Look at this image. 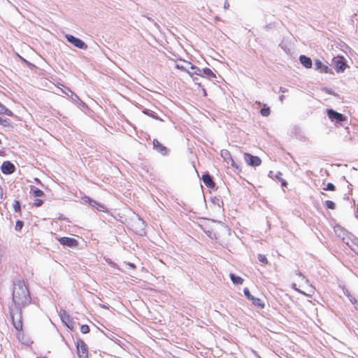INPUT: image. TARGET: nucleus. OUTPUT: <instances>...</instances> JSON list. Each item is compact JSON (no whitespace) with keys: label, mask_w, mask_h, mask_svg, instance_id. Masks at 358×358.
I'll list each match as a JSON object with an SVG mask.
<instances>
[{"label":"nucleus","mask_w":358,"mask_h":358,"mask_svg":"<svg viewBox=\"0 0 358 358\" xmlns=\"http://www.w3.org/2000/svg\"><path fill=\"white\" fill-rule=\"evenodd\" d=\"M43 203V200H41V199H36L34 201V204L36 206H37V207L41 206Z\"/></svg>","instance_id":"c9c22d12"},{"label":"nucleus","mask_w":358,"mask_h":358,"mask_svg":"<svg viewBox=\"0 0 358 358\" xmlns=\"http://www.w3.org/2000/svg\"><path fill=\"white\" fill-rule=\"evenodd\" d=\"M201 70H202V76H203V75H204L208 78L215 77V75L210 69L206 68V69H203Z\"/></svg>","instance_id":"4be33fe9"},{"label":"nucleus","mask_w":358,"mask_h":358,"mask_svg":"<svg viewBox=\"0 0 358 358\" xmlns=\"http://www.w3.org/2000/svg\"><path fill=\"white\" fill-rule=\"evenodd\" d=\"M197 80V78H193V80L195 82V84H197L200 86V83H197L196 80Z\"/></svg>","instance_id":"de8ad7c7"},{"label":"nucleus","mask_w":358,"mask_h":358,"mask_svg":"<svg viewBox=\"0 0 358 358\" xmlns=\"http://www.w3.org/2000/svg\"><path fill=\"white\" fill-rule=\"evenodd\" d=\"M284 98H285V96H284V95H281V96L279 97V99H280V101L281 102H282V101H283Z\"/></svg>","instance_id":"49530a36"},{"label":"nucleus","mask_w":358,"mask_h":358,"mask_svg":"<svg viewBox=\"0 0 358 358\" xmlns=\"http://www.w3.org/2000/svg\"><path fill=\"white\" fill-rule=\"evenodd\" d=\"M299 61L306 68H310L312 66V60L305 55H301Z\"/></svg>","instance_id":"dca6fc26"},{"label":"nucleus","mask_w":358,"mask_h":358,"mask_svg":"<svg viewBox=\"0 0 358 358\" xmlns=\"http://www.w3.org/2000/svg\"><path fill=\"white\" fill-rule=\"evenodd\" d=\"M144 113L147 114L148 115L152 117L154 119L160 120L154 111H144Z\"/></svg>","instance_id":"c756f323"},{"label":"nucleus","mask_w":358,"mask_h":358,"mask_svg":"<svg viewBox=\"0 0 358 358\" xmlns=\"http://www.w3.org/2000/svg\"><path fill=\"white\" fill-rule=\"evenodd\" d=\"M338 229L341 231V232H343V234H345V231H343L340 227H338Z\"/></svg>","instance_id":"5fc2aeb1"},{"label":"nucleus","mask_w":358,"mask_h":358,"mask_svg":"<svg viewBox=\"0 0 358 358\" xmlns=\"http://www.w3.org/2000/svg\"><path fill=\"white\" fill-rule=\"evenodd\" d=\"M324 90L329 94L335 95L334 92L331 89L329 88H324Z\"/></svg>","instance_id":"ea45409f"},{"label":"nucleus","mask_w":358,"mask_h":358,"mask_svg":"<svg viewBox=\"0 0 358 358\" xmlns=\"http://www.w3.org/2000/svg\"><path fill=\"white\" fill-rule=\"evenodd\" d=\"M67 89H69L68 87H65V90H62V92L68 96L69 98H70V96H71V94L70 92L67 90Z\"/></svg>","instance_id":"58836bf2"},{"label":"nucleus","mask_w":358,"mask_h":358,"mask_svg":"<svg viewBox=\"0 0 358 358\" xmlns=\"http://www.w3.org/2000/svg\"><path fill=\"white\" fill-rule=\"evenodd\" d=\"M250 301H252L254 306L259 308H264L265 306L264 301L259 298H257L253 296L252 297H251Z\"/></svg>","instance_id":"f3484780"},{"label":"nucleus","mask_w":358,"mask_h":358,"mask_svg":"<svg viewBox=\"0 0 358 358\" xmlns=\"http://www.w3.org/2000/svg\"><path fill=\"white\" fill-rule=\"evenodd\" d=\"M270 108L267 107L266 105L264 106V107L261 109V115L264 117H267L270 115Z\"/></svg>","instance_id":"393cba45"},{"label":"nucleus","mask_w":358,"mask_h":358,"mask_svg":"<svg viewBox=\"0 0 358 358\" xmlns=\"http://www.w3.org/2000/svg\"><path fill=\"white\" fill-rule=\"evenodd\" d=\"M153 146L162 155H166L167 154V148L162 145L157 140L155 139L153 141Z\"/></svg>","instance_id":"f8f14e48"},{"label":"nucleus","mask_w":358,"mask_h":358,"mask_svg":"<svg viewBox=\"0 0 358 358\" xmlns=\"http://www.w3.org/2000/svg\"><path fill=\"white\" fill-rule=\"evenodd\" d=\"M102 306L103 308H106V306L105 305H103V306Z\"/></svg>","instance_id":"6e6d98bb"},{"label":"nucleus","mask_w":358,"mask_h":358,"mask_svg":"<svg viewBox=\"0 0 358 358\" xmlns=\"http://www.w3.org/2000/svg\"><path fill=\"white\" fill-rule=\"evenodd\" d=\"M1 171L4 174H10L15 171V166L8 161L4 162L1 165Z\"/></svg>","instance_id":"9b49d317"},{"label":"nucleus","mask_w":358,"mask_h":358,"mask_svg":"<svg viewBox=\"0 0 358 358\" xmlns=\"http://www.w3.org/2000/svg\"><path fill=\"white\" fill-rule=\"evenodd\" d=\"M325 191H335L336 187L333 183L329 182L327 183L326 187L324 188Z\"/></svg>","instance_id":"c85d7f7f"},{"label":"nucleus","mask_w":358,"mask_h":358,"mask_svg":"<svg viewBox=\"0 0 358 358\" xmlns=\"http://www.w3.org/2000/svg\"><path fill=\"white\" fill-rule=\"evenodd\" d=\"M327 115L329 118L335 123L342 122L347 120V117L344 115L339 113L333 109L327 110Z\"/></svg>","instance_id":"20e7f679"},{"label":"nucleus","mask_w":358,"mask_h":358,"mask_svg":"<svg viewBox=\"0 0 358 358\" xmlns=\"http://www.w3.org/2000/svg\"><path fill=\"white\" fill-rule=\"evenodd\" d=\"M357 212H358V205H357Z\"/></svg>","instance_id":"4d7b16f0"},{"label":"nucleus","mask_w":358,"mask_h":358,"mask_svg":"<svg viewBox=\"0 0 358 358\" xmlns=\"http://www.w3.org/2000/svg\"><path fill=\"white\" fill-rule=\"evenodd\" d=\"M80 331L83 334H87L90 331V327L86 324H83L80 327Z\"/></svg>","instance_id":"72a5a7b5"},{"label":"nucleus","mask_w":358,"mask_h":358,"mask_svg":"<svg viewBox=\"0 0 358 358\" xmlns=\"http://www.w3.org/2000/svg\"><path fill=\"white\" fill-rule=\"evenodd\" d=\"M280 91L284 93V92H287V90L286 88L280 87Z\"/></svg>","instance_id":"a18cd8bd"},{"label":"nucleus","mask_w":358,"mask_h":358,"mask_svg":"<svg viewBox=\"0 0 358 358\" xmlns=\"http://www.w3.org/2000/svg\"><path fill=\"white\" fill-rule=\"evenodd\" d=\"M67 90L70 92L71 96L70 99L72 101L75 102L79 106H85V103L79 98V96L73 92H72L70 89H67Z\"/></svg>","instance_id":"2eb2a0df"},{"label":"nucleus","mask_w":358,"mask_h":358,"mask_svg":"<svg viewBox=\"0 0 358 358\" xmlns=\"http://www.w3.org/2000/svg\"><path fill=\"white\" fill-rule=\"evenodd\" d=\"M60 244L70 248H76L78 245V241L70 237H62L59 239Z\"/></svg>","instance_id":"0eeeda50"},{"label":"nucleus","mask_w":358,"mask_h":358,"mask_svg":"<svg viewBox=\"0 0 358 358\" xmlns=\"http://www.w3.org/2000/svg\"><path fill=\"white\" fill-rule=\"evenodd\" d=\"M282 173L280 172H278V174L276 175V178H279L280 176H281Z\"/></svg>","instance_id":"8fccbe9b"},{"label":"nucleus","mask_w":358,"mask_h":358,"mask_svg":"<svg viewBox=\"0 0 358 358\" xmlns=\"http://www.w3.org/2000/svg\"><path fill=\"white\" fill-rule=\"evenodd\" d=\"M65 37L67 41L73 45L75 47L82 50H86L87 48V44L81 39L76 38L71 34H66Z\"/></svg>","instance_id":"f03ea898"},{"label":"nucleus","mask_w":358,"mask_h":358,"mask_svg":"<svg viewBox=\"0 0 358 358\" xmlns=\"http://www.w3.org/2000/svg\"><path fill=\"white\" fill-rule=\"evenodd\" d=\"M229 162H230V164H231V166H233V167H234V168H236V169H238V166L236 164V163L234 162V159H233L232 158H231V159H230V160L229 161Z\"/></svg>","instance_id":"a19ab883"},{"label":"nucleus","mask_w":358,"mask_h":358,"mask_svg":"<svg viewBox=\"0 0 358 358\" xmlns=\"http://www.w3.org/2000/svg\"><path fill=\"white\" fill-rule=\"evenodd\" d=\"M196 69H189L187 73L192 77L193 75L202 76V70L196 66Z\"/></svg>","instance_id":"b1692460"},{"label":"nucleus","mask_w":358,"mask_h":358,"mask_svg":"<svg viewBox=\"0 0 358 358\" xmlns=\"http://www.w3.org/2000/svg\"><path fill=\"white\" fill-rule=\"evenodd\" d=\"M229 7V3L228 1H225L224 3V8L228 9Z\"/></svg>","instance_id":"37998d69"},{"label":"nucleus","mask_w":358,"mask_h":358,"mask_svg":"<svg viewBox=\"0 0 358 358\" xmlns=\"http://www.w3.org/2000/svg\"><path fill=\"white\" fill-rule=\"evenodd\" d=\"M90 205L95 207L99 211L104 212L106 210V207L103 204H101L94 200H92V202Z\"/></svg>","instance_id":"aec40b11"},{"label":"nucleus","mask_w":358,"mask_h":358,"mask_svg":"<svg viewBox=\"0 0 358 358\" xmlns=\"http://www.w3.org/2000/svg\"><path fill=\"white\" fill-rule=\"evenodd\" d=\"M355 308L358 311V302L355 305Z\"/></svg>","instance_id":"09e8293b"},{"label":"nucleus","mask_w":358,"mask_h":358,"mask_svg":"<svg viewBox=\"0 0 358 358\" xmlns=\"http://www.w3.org/2000/svg\"><path fill=\"white\" fill-rule=\"evenodd\" d=\"M295 273L296 275L300 277L306 284H309V280L299 270L296 271Z\"/></svg>","instance_id":"bb28decb"},{"label":"nucleus","mask_w":358,"mask_h":358,"mask_svg":"<svg viewBox=\"0 0 358 358\" xmlns=\"http://www.w3.org/2000/svg\"><path fill=\"white\" fill-rule=\"evenodd\" d=\"M13 208L15 212L18 213L20 212V203L18 201H15L13 204Z\"/></svg>","instance_id":"7c9ffc66"},{"label":"nucleus","mask_w":358,"mask_h":358,"mask_svg":"<svg viewBox=\"0 0 358 358\" xmlns=\"http://www.w3.org/2000/svg\"><path fill=\"white\" fill-rule=\"evenodd\" d=\"M230 279L235 285H241L243 282V278L239 276H236L233 273H230Z\"/></svg>","instance_id":"a211bd4d"},{"label":"nucleus","mask_w":358,"mask_h":358,"mask_svg":"<svg viewBox=\"0 0 358 358\" xmlns=\"http://www.w3.org/2000/svg\"><path fill=\"white\" fill-rule=\"evenodd\" d=\"M24 225V223L22 221L17 220L15 224V230L16 231H20Z\"/></svg>","instance_id":"2f4dec72"},{"label":"nucleus","mask_w":358,"mask_h":358,"mask_svg":"<svg viewBox=\"0 0 358 358\" xmlns=\"http://www.w3.org/2000/svg\"><path fill=\"white\" fill-rule=\"evenodd\" d=\"M0 114H6L8 116L13 115V113L1 103H0Z\"/></svg>","instance_id":"412c9836"},{"label":"nucleus","mask_w":358,"mask_h":358,"mask_svg":"<svg viewBox=\"0 0 358 358\" xmlns=\"http://www.w3.org/2000/svg\"><path fill=\"white\" fill-rule=\"evenodd\" d=\"M202 180L207 187L210 188L215 187V182H213L212 177L208 173H206L202 176Z\"/></svg>","instance_id":"ddd939ff"},{"label":"nucleus","mask_w":358,"mask_h":358,"mask_svg":"<svg viewBox=\"0 0 358 358\" xmlns=\"http://www.w3.org/2000/svg\"><path fill=\"white\" fill-rule=\"evenodd\" d=\"M325 206L329 209L334 210L336 208V204L332 201L327 200L325 201Z\"/></svg>","instance_id":"a878e982"},{"label":"nucleus","mask_w":358,"mask_h":358,"mask_svg":"<svg viewBox=\"0 0 358 358\" xmlns=\"http://www.w3.org/2000/svg\"><path fill=\"white\" fill-rule=\"evenodd\" d=\"M60 317L63 322L65 323L66 327L69 328L70 329H73V322H72L71 319L70 318V316L69 314L64 310L60 311Z\"/></svg>","instance_id":"6e6552de"},{"label":"nucleus","mask_w":358,"mask_h":358,"mask_svg":"<svg viewBox=\"0 0 358 358\" xmlns=\"http://www.w3.org/2000/svg\"><path fill=\"white\" fill-rule=\"evenodd\" d=\"M348 299L350 301V302L352 303H353L354 305H355L357 303L356 299L353 296H352V295H349L348 296Z\"/></svg>","instance_id":"4c0bfd02"},{"label":"nucleus","mask_w":358,"mask_h":358,"mask_svg":"<svg viewBox=\"0 0 358 358\" xmlns=\"http://www.w3.org/2000/svg\"><path fill=\"white\" fill-rule=\"evenodd\" d=\"M145 222L140 217H138L137 220L135 221L134 223V227L135 228L136 234H138L140 235H143L145 233Z\"/></svg>","instance_id":"1a4fd4ad"},{"label":"nucleus","mask_w":358,"mask_h":358,"mask_svg":"<svg viewBox=\"0 0 358 358\" xmlns=\"http://www.w3.org/2000/svg\"><path fill=\"white\" fill-rule=\"evenodd\" d=\"M315 66L316 69L320 70L321 72H324V73H329L330 72V69L327 65L324 64L320 60L315 61Z\"/></svg>","instance_id":"4468645a"},{"label":"nucleus","mask_w":358,"mask_h":358,"mask_svg":"<svg viewBox=\"0 0 358 358\" xmlns=\"http://www.w3.org/2000/svg\"><path fill=\"white\" fill-rule=\"evenodd\" d=\"M13 286V302L15 307L10 308V314L14 327L20 331L22 329L21 307L28 305L31 301V297L24 280H16Z\"/></svg>","instance_id":"f257e3e1"},{"label":"nucleus","mask_w":358,"mask_h":358,"mask_svg":"<svg viewBox=\"0 0 358 358\" xmlns=\"http://www.w3.org/2000/svg\"><path fill=\"white\" fill-rule=\"evenodd\" d=\"M243 292H244V294L245 296L249 299L250 300L251 299V297H252L253 296L252 294H250V290L248 289V288L245 287L243 289Z\"/></svg>","instance_id":"f704fd0d"},{"label":"nucleus","mask_w":358,"mask_h":358,"mask_svg":"<svg viewBox=\"0 0 358 358\" xmlns=\"http://www.w3.org/2000/svg\"><path fill=\"white\" fill-rule=\"evenodd\" d=\"M176 67L178 69H181L187 72L189 71V69H196L195 66L185 60L177 62Z\"/></svg>","instance_id":"9d476101"},{"label":"nucleus","mask_w":358,"mask_h":358,"mask_svg":"<svg viewBox=\"0 0 358 358\" xmlns=\"http://www.w3.org/2000/svg\"><path fill=\"white\" fill-rule=\"evenodd\" d=\"M202 90H203V94L206 96V92L205 89H203H203H202Z\"/></svg>","instance_id":"603ef678"},{"label":"nucleus","mask_w":358,"mask_h":358,"mask_svg":"<svg viewBox=\"0 0 358 358\" xmlns=\"http://www.w3.org/2000/svg\"><path fill=\"white\" fill-rule=\"evenodd\" d=\"M76 348L78 350V355L80 358L88 357V348L83 341L78 339L76 341Z\"/></svg>","instance_id":"7ed1b4c3"},{"label":"nucleus","mask_w":358,"mask_h":358,"mask_svg":"<svg viewBox=\"0 0 358 358\" xmlns=\"http://www.w3.org/2000/svg\"><path fill=\"white\" fill-rule=\"evenodd\" d=\"M220 154L224 160L229 164V161L232 158L230 152L227 150H222Z\"/></svg>","instance_id":"6ab92c4d"},{"label":"nucleus","mask_w":358,"mask_h":358,"mask_svg":"<svg viewBox=\"0 0 358 358\" xmlns=\"http://www.w3.org/2000/svg\"><path fill=\"white\" fill-rule=\"evenodd\" d=\"M258 259H259V262H261L263 264H267L268 263L267 258L264 255L259 254L258 255Z\"/></svg>","instance_id":"473e14b6"},{"label":"nucleus","mask_w":358,"mask_h":358,"mask_svg":"<svg viewBox=\"0 0 358 358\" xmlns=\"http://www.w3.org/2000/svg\"><path fill=\"white\" fill-rule=\"evenodd\" d=\"M254 354H255V355L257 357V358H261V357L257 355V353L255 352V351H253Z\"/></svg>","instance_id":"3c124183"},{"label":"nucleus","mask_w":358,"mask_h":358,"mask_svg":"<svg viewBox=\"0 0 358 358\" xmlns=\"http://www.w3.org/2000/svg\"><path fill=\"white\" fill-rule=\"evenodd\" d=\"M0 124L3 127H9L10 125V122L9 120L3 119L0 117Z\"/></svg>","instance_id":"cd10ccee"},{"label":"nucleus","mask_w":358,"mask_h":358,"mask_svg":"<svg viewBox=\"0 0 358 358\" xmlns=\"http://www.w3.org/2000/svg\"><path fill=\"white\" fill-rule=\"evenodd\" d=\"M333 64L335 66V69L337 73L343 72L347 67V64H345V59L343 57H338L334 58Z\"/></svg>","instance_id":"423d86ee"},{"label":"nucleus","mask_w":358,"mask_h":358,"mask_svg":"<svg viewBox=\"0 0 358 358\" xmlns=\"http://www.w3.org/2000/svg\"><path fill=\"white\" fill-rule=\"evenodd\" d=\"M244 159L247 164L251 166H258L262 163V160L259 157L253 156L249 153L244 154Z\"/></svg>","instance_id":"39448f33"},{"label":"nucleus","mask_w":358,"mask_h":358,"mask_svg":"<svg viewBox=\"0 0 358 358\" xmlns=\"http://www.w3.org/2000/svg\"><path fill=\"white\" fill-rule=\"evenodd\" d=\"M83 200L85 202V203H88L89 204H90L92 202V199H91L90 197L89 196H84L83 198Z\"/></svg>","instance_id":"e433bc0d"},{"label":"nucleus","mask_w":358,"mask_h":358,"mask_svg":"<svg viewBox=\"0 0 358 358\" xmlns=\"http://www.w3.org/2000/svg\"><path fill=\"white\" fill-rule=\"evenodd\" d=\"M280 180H281V183H282V186H286L287 185V182H286L285 180L281 179Z\"/></svg>","instance_id":"c03bdc74"},{"label":"nucleus","mask_w":358,"mask_h":358,"mask_svg":"<svg viewBox=\"0 0 358 358\" xmlns=\"http://www.w3.org/2000/svg\"><path fill=\"white\" fill-rule=\"evenodd\" d=\"M292 287L294 290H296V292H300V293H302V292H301L299 289H298V288L296 287V285L295 283H293V284L292 285Z\"/></svg>","instance_id":"79ce46f5"},{"label":"nucleus","mask_w":358,"mask_h":358,"mask_svg":"<svg viewBox=\"0 0 358 358\" xmlns=\"http://www.w3.org/2000/svg\"><path fill=\"white\" fill-rule=\"evenodd\" d=\"M345 295L348 297L349 295H351L348 292H345Z\"/></svg>","instance_id":"864d4df0"},{"label":"nucleus","mask_w":358,"mask_h":358,"mask_svg":"<svg viewBox=\"0 0 358 358\" xmlns=\"http://www.w3.org/2000/svg\"><path fill=\"white\" fill-rule=\"evenodd\" d=\"M31 193L35 197H41L44 195L43 192L38 188H35V189L31 188Z\"/></svg>","instance_id":"5701e85b"}]
</instances>
